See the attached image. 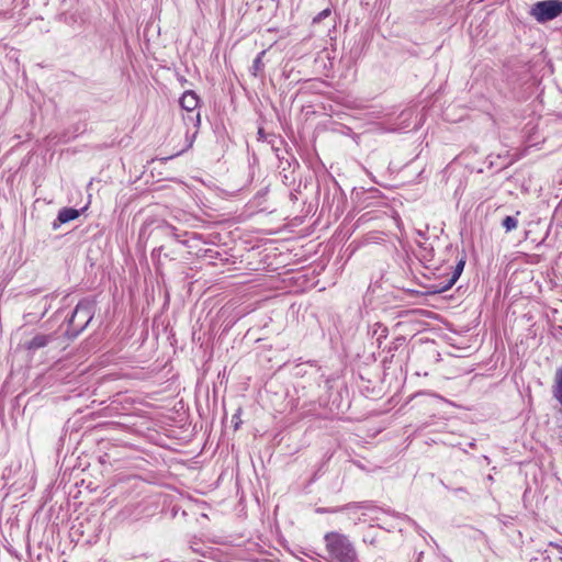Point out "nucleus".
Here are the masks:
<instances>
[{
	"mask_svg": "<svg viewBox=\"0 0 562 562\" xmlns=\"http://www.w3.org/2000/svg\"><path fill=\"white\" fill-rule=\"evenodd\" d=\"M325 555L327 562H358V553L348 536L329 531L324 536Z\"/></svg>",
	"mask_w": 562,
	"mask_h": 562,
	"instance_id": "obj_1",
	"label": "nucleus"
},
{
	"mask_svg": "<svg viewBox=\"0 0 562 562\" xmlns=\"http://www.w3.org/2000/svg\"><path fill=\"white\" fill-rule=\"evenodd\" d=\"M562 13L561 0H543L536 2L530 9V15L539 23H546Z\"/></svg>",
	"mask_w": 562,
	"mask_h": 562,
	"instance_id": "obj_2",
	"label": "nucleus"
},
{
	"mask_svg": "<svg viewBox=\"0 0 562 562\" xmlns=\"http://www.w3.org/2000/svg\"><path fill=\"white\" fill-rule=\"evenodd\" d=\"M92 318V305L88 302H80L72 314L71 323L86 327Z\"/></svg>",
	"mask_w": 562,
	"mask_h": 562,
	"instance_id": "obj_3",
	"label": "nucleus"
},
{
	"mask_svg": "<svg viewBox=\"0 0 562 562\" xmlns=\"http://www.w3.org/2000/svg\"><path fill=\"white\" fill-rule=\"evenodd\" d=\"M199 104V98L193 91H186L180 98V105L188 112H193Z\"/></svg>",
	"mask_w": 562,
	"mask_h": 562,
	"instance_id": "obj_4",
	"label": "nucleus"
},
{
	"mask_svg": "<svg viewBox=\"0 0 562 562\" xmlns=\"http://www.w3.org/2000/svg\"><path fill=\"white\" fill-rule=\"evenodd\" d=\"M78 216H79L78 210L65 207L59 211L57 220L59 221V223H67V222L76 220Z\"/></svg>",
	"mask_w": 562,
	"mask_h": 562,
	"instance_id": "obj_5",
	"label": "nucleus"
},
{
	"mask_svg": "<svg viewBox=\"0 0 562 562\" xmlns=\"http://www.w3.org/2000/svg\"><path fill=\"white\" fill-rule=\"evenodd\" d=\"M50 337L47 336V335H43V334H38L36 336H34L29 342H27V348L29 349H38V348H42V347H45L48 341H49Z\"/></svg>",
	"mask_w": 562,
	"mask_h": 562,
	"instance_id": "obj_6",
	"label": "nucleus"
},
{
	"mask_svg": "<svg viewBox=\"0 0 562 562\" xmlns=\"http://www.w3.org/2000/svg\"><path fill=\"white\" fill-rule=\"evenodd\" d=\"M554 396L562 404V367L555 372Z\"/></svg>",
	"mask_w": 562,
	"mask_h": 562,
	"instance_id": "obj_7",
	"label": "nucleus"
},
{
	"mask_svg": "<svg viewBox=\"0 0 562 562\" xmlns=\"http://www.w3.org/2000/svg\"><path fill=\"white\" fill-rule=\"evenodd\" d=\"M463 267H464V262L460 261L457 265L456 270H454L453 274L451 276V278L449 279L448 283L445 286H442L440 289V291H446V290L450 289L457 282V280L459 279V277L463 270Z\"/></svg>",
	"mask_w": 562,
	"mask_h": 562,
	"instance_id": "obj_8",
	"label": "nucleus"
},
{
	"mask_svg": "<svg viewBox=\"0 0 562 562\" xmlns=\"http://www.w3.org/2000/svg\"><path fill=\"white\" fill-rule=\"evenodd\" d=\"M518 226V221L513 216H506L503 220V227L506 229V232H510Z\"/></svg>",
	"mask_w": 562,
	"mask_h": 562,
	"instance_id": "obj_9",
	"label": "nucleus"
},
{
	"mask_svg": "<svg viewBox=\"0 0 562 562\" xmlns=\"http://www.w3.org/2000/svg\"><path fill=\"white\" fill-rule=\"evenodd\" d=\"M262 55H263V52H262V53H260V55H259V56H257V58L254 60V65H252V67H254V69H255L256 71H258V70H260V69L262 68V61H261V56H262Z\"/></svg>",
	"mask_w": 562,
	"mask_h": 562,
	"instance_id": "obj_10",
	"label": "nucleus"
},
{
	"mask_svg": "<svg viewBox=\"0 0 562 562\" xmlns=\"http://www.w3.org/2000/svg\"><path fill=\"white\" fill-rule=\"evenodd\" d=\"M330 13V10L329 9H325L323 10L321 13H318V15L316 18H314V22H319L321 20L327 18Z\"/></svg>",
	"mask_w": 562,
	"mask_h": 562,
	"instance_id": "obj_11",
	"label": "nucleus"
},
{
	"mask_svg": "<svg viewBox=\"0 0 562 562\" xmlns=\"http://www.w3.org/2000/svg\"><path fill=\"white\" fill-rule=\"evenodd\" d=\"M194 119H195V125H199L200 124V114L196 113Z\"/></svg>",
	"mask_w": 562,
	"mask_h": 562,
	"instance_id": "obj_12",
	"label": "nucleus"
},
{
	"mask_svg": "<svg viewBox=\"0 0 562 562\" xmlns=\"http://www.w3.org/2000/svg\"><path fill=\"white\" fill-rule=\"evenodd\" d=\"M557 550L559 551V553L561 554L560 555V559L562 560V547L560 546H555Z\"/></svg>",
	"mask_w": 562,
	"mask_h": 562,
	"instance_id": "obj_13",
	"label": "nucleus"
}]
</instances>
